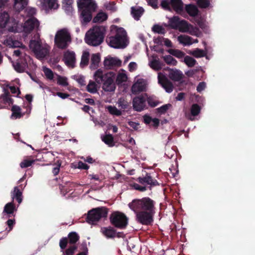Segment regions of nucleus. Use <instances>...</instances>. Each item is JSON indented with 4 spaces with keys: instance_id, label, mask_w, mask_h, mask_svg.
I'll use <instances>...</instances> for the list:
<instances>
[{
    "instance_id": "obj_61",
    "label": "nucleus",
    "mask_w": 255,
    "mask_h": 255,
    "mask_svg": "<svg viewBox=\"0 0 255 255\" xmlns=\"http://www.w3.org/2000/svg\"><path fill=\"white\" fill-rule=\"evenodd\" d=\"M206 88V83L204 82H201L199 83L197 87V91L198 92H201Z\"/></svg>"
},
{
    "instance_id": "obj_4",
    "label": "nucleus",
    "mask_w": 255,
    "mask_h": 255,
    "mask_svg": "<svg viewBox=\"0 0 255 255\" xmlns=\"http://www.w3.org/2000/svg\"><path fill=\"white\" fill-rule=\"evenodd\" d=\"M77 4L80 12L81 22H89L92 19V13L97 8L95 1L93 0H78Z\"/></svg>"
},
{
    "instance_id": "obj_51",
    "label": "nucleus",
    "mask_w": 255,
    "mask_h": 255,
    "mask_svg": "<svg viewBox=\"0 0 255 255\" xmlns=\"http://www.w3.org/2000/svg\"><path fill=\"white\" fill-rule=\"evenodd\" d=\"M3 85H4V87L5 88V89H6L7 90H8V88L9 89V90H10V92L12 94H16L17 96H18L19 95V94L20 93L19 90L17 88H16L14 86H10L8 84H2V85H1V86H3Z\"/></svg>"
},
{
    "instance_id": "obj_28",
    "label": "nucleus",
    "mask_w": 255,
    "mask_h": 255,
    "mask_svg": "<svg viewBox=\"0 0 255 255\" xmlns=\"http://www.w3.org/2000/svg\"><path fill=\"white\" fill-rule=\"evenodd\" d=\"M100 55L99 53L93 54L92 55L90 65L91 69H96L99 65L100 61Z\"/></svg>"
},
{
    "instance_id": "obj_1",
    "label": "nucleus",
    "mask_w": 255,
    "mask_h": 255,
    "mask_svg": "<svg viewBox=\"0 0 255 255\" xmlns=\"http://www.w3.org/2000/svg\"><path fill=\"white\" fill-rule=\"evenodd\" d=\"M112 34L107 39V42L114 48H124L128 44L127 33L123 27L113 25L111 26Z\"/></svg>"
},
{
    "instance_id": "obj_39",
    "label": "nucleus",
    "mask_w": 255,
    "mask_h": 255,
    "mask_svg": "<svg viewBox=\"0 0 255 255\" xmlns=\"http://www.w3.org/2000/svg\"><path fill=\"white\" fill-rule=\"evenodd\" d=\"M106 109L112 115L119 116L122 114L121 111L115 106H107L106 107Z\"/></svg>"
},
{
    "instance_id": "obj_8",
    "label": "nucleus",
    "mask_w": 255,
    "mask_h": 255,
    "mask_svg": "<svg viewBox=\"0 0 255 255\" xmlns=\"http://www.w3.org/2000/svg\"><path fill=\"white\" fill-rule=\"evenodd\" d=\"M107 216V211L105 208H97L89 211L87 221L89 224L94 225L102 218H105Z\"/></svg>"
},
{
    "instance_id": "obj_64",
    "label": "nucleus",
    "mask_w": 255,
    "mask_h": 255,
    "mask_svg": "<svg viewBox=\"0 0 255 255\" xmlns=\"http://www.w3.org/2000/svg\"><path fill=\"white\" fill-rule=\"evenodd\" d=\"M67 244V239H62L60 241V247L62 249H64L65 248L66 245Z\"/></svg>"
},
{
    "instance_id": "obj_3",
    "label": "nucleus",
    "mask_w": 255,
    "mask_h": 255,
    "mask_svg": "<svg viewBox=\"0 0 255 255\" xmlns=\"http://www.w3.org/2000/svg\"><path fill=\"white\" fill-rule=\"evenodd\" d=\"M30 49L38 59H43L49 55L50 47L45 43H42L39 34L35 35L34 38L30 41Z\"/></svg>"
},
{
    "instance_id": "obj_38",
    "label": "nucleus",
    "mask_w": 255,
    "mask_h": 255,
    "mask_svg": "<svg viewBox=\"0 0 255 255\" xmlns=\"http://www.w3.org/2000/svg\"><path fill=\"white\" fill-rule=\"evenodd\" d=\"M22 192L19 190L17 187L14 188L13 191L11 193V197L13 199L16 198L18 203H20L22 201Z\"/></svg>"
},
{
    "instance_id": "obj_58",
    "label": "nucleus",
    "mask_w": 255,
    "mask_h": 255,
    "mask_svg": "<svg viewBox=\"0 0 255 255\" xmlns=\"http://www.w3.org/2000/svg\"><path fill=\"white\" fill-rule=\"evenodd\" d=\"M156 40L160 41L161 43H163V44L167 47H171L172 46L171 41L168 39L164 38L163 37H159V38L156 39Z\"/></svg>"
},
{
    "instance_id": "obj_55",
    "label": "nucleus",
    "mask_w": 255,
    "mask_h": 255,
    "mask_svg": "<svg viewBox=\"0 0 255 255\" xmlns=\"http://www.w3.org/2000/svg\"><path fill=\"white\" fill-rule=\"evenodd\" d=\"M34 162V160L24 159L20 163V166L22 168H26L31 166Z\"/></svg>"
},
{
    "instance_id": "obj_12",
    "label": "nucleus",
    "mask_w": 255,
    "mask_h": 255,
    "mask_svg": "<svg viewBox=\"0 0 255 255\" xmlns=\"http://www.w3.org/2000/svg\"><path fill=\"white\" fill-rule=\"evenodd\" d=\"M112 223L116 227L120 229L125 228L128 224V219L123 213L115 212L111 217Z\"/></svg>"
},
{
    "instance_id": "obj_19",
    "label": "nucleus",
    "mask_w": 255,
    "mask_h": 255,
    "mask_svg": "<svg viewBox=\"0 0 255 255\" xmlns=\"http://www.w3.org/2000/svg\"><path fill=\"white\" fill-rule=\"evenodd\" d=\"M114 74L112 73L111 76H107V79L102 83L103 89L107 92H112L115 90L116 87L114 83Z\"/></svg>"
},
{
    "instance_id": "obj_6",
    "label": "nucleus",
    "mask_w": 255,
    "mask_h": 255,
    "mask_svg": "<svg viewBox=\"0 0 255 255\" xmlns=\"http://www.w3.org/2000/svg\"><path fill=\"white\" fill-rule=\"evenodd\" d=\"M54 41L57 47L64 49L68 47L71 42V35L67 29L58 30L55 34Z\"/></svg>"
},
{
    "instance_id": "obj_24",
    "label": "nucleus",
    "mask_w": 255,
    "mask_h": 255,
    "mask_svg": "<svg viewBox=\"0 0 255 255\" xmlns=\"http://www.w3.org/2000/svg\"><path fill=\"white\" fill-rule=\"evenodd\" d=\"M138 181L142 184H146L151 185H156L157 184L156 181L152 179L151 177L148 174H147L144 177H139Z\"/></svg>"
},
{
    "instance_id": "obj_27",
    "label": "nucleus",
    "mask_w": 255,
    "mask_h": 255,
    "mask_svg": "<svg viewBox=\"0 0 255 255\" xmlns=\"http://www.w3.org/2000/svg\"><path fill=\"white\" fill-rule=\"evenodd\" d=\"M143 12L144 9L141 7L135 6L131 7V14L136 20L139 19Z\"/></svg>"
},
{
    "instance_id": "obj_37",
    "label": "nucleus",
    "mask_w": 255,
    "mask_h": 255,
    "mask_svg": "<svg viewBox=\"0 0 255 255\" xmlns=\"http://www.w3.org/2000/svg\"><path fill=\"white\" fill-rule=\"evenodd\" d=\"M99 87L96 83L93 81H90L86 87L87 91L90 93H96L98 91Z\"/></svg>"
},
{
    "instance_id": "obj_17",
    "label": "nucleus",
    "mask_w": 255,
    "mask_h": 255,
    "mask_svg": "<svg viewBox=\"0 0 255 255\" xmlns=\"http://www.w3.org/2000/svg\"><path fill=\"white\" fill-rule=\"evenodd\" d=\"M64 60L67 66L70 68H74L76 62L75 52L67 50L64 54Z\"/></svg>"
},
{
    "instance_id": "obj_21",
    "label": "nucleus",
    "mask_w": 255,
    "mask_h": 255,
    "mask_svg": "<svg viewBox=\"0 0 255 255\" xmlns=\"http://www.w3.org/2000/svg\"><path fill=\"white\" fill-rule=\"evenodd\" d=\"M113 72H105L102 69L97 70L94 74V78L98 84L102 83L106 79L107 76H111Z\"/></svg>"
},
{
    "instance_id": "obj_32",
    "label": "nucleus",
    "mask_w": 255,
    "mask_h": 255,
    "mask_svg": "<svg viewBox=\"0 0 255 255\" xmlns=\"http://www.w3.org/2000/svg\"><path fill=\"white\" fill-rule=\"evenodd\" d=\"M192 38L189 36L181 35L179 36L177 39L180 43L184 45H189L192 44Z\"/></svg>"
},
{
    "instance_id": "obj_34",
    "label": "nucleus",
    "mask_w": 255,
    "mask_h": 255,
    "mask_svg": "<svg viewBox=\"0 0 255 255\" xmlns=\"http://www.w3.org/2000/svg\"><path fill=\"white\" fill-rule=\"evenodd\" d=\"M90 53L88 51H84L83 52L80 62L81 67H84L87 66L89 61Z\"/></svg>"
},
{
    "instance_id": "obj_31",
    "label": "nucleus",
    "mask_w": 255,
    "mask_h": 255,
    "mask_svg": "<svg viewBox=\"0 0 255 255\" xmlns=\"http://www.w3.org/2000/svg\"><path fill=\"white\" fill-rule=\"evenodd\" d=\"M11 111L12 113L10 117L11 119H19L22 116V114L21 113V109L19 106L16 105L13 106L12 107Z\"/></svg>"
},
{
    "instance_id": "obj_45",
    "label": "nucleus",
    "mask_w": 255,
    "mask_h": 255,
    "mask_svg": "<svg viewBox=\"0 0 255 255\" xmlns=\"http://www.w3.org/2000/svg\"><path fill=\"white\" fill-rule=\"evenodd\" d=\"M201 111V107L197 104H194L191 107V114L193 116L198 115Z\"/></svg>"
},
{
    "instance_id": "obj_50",
    "label": "nucleus",
    "mask_w": 255,
    "mask_h": 255,
    "mask_svg": "<svg viewBox=\"0 0 255 255\" xmlns=\"http://www.w3.org/2000/svg\"><path fill=\"white\" fill-rule=\"evenodd\" d=\"M69 242L70 244H75L78 240L79 236L75 232H72L69 234Z\"/></svg>"
},
{
    "instance_id": "obj_33",
    "label": "nucleus",
    "mask_w": 255,
    "mask_h": 255,
    "mask_svg": "<svg viewBox=\"0 0 255 255\" xmlns=\"http://www.w3.org/2000/svg\"><path fill=\"white\" fill-rule=\"evenodd\" d=\"M9 16L7 12H3L0 13V27H4L9 21Z\"/></svg>"
},
{
    "instance_id": "obj_30",
    "label": "nucleus",
    "mask_w": 255,
    "mask_h": 255,
    "mask_svg": "<svg viewBox=\"0 0 255 255\" xmlns=\"http://www.w3.org/2000/svg\"><path fill=\"white\" fill-rule=\"evenodd\" d=\"M101 232L108 238H113L116 236V232L111 227L102 228Z\"/></svg>"
},
{
    "instance_id": "obj_36",
    "label": "nucleus",
    "mask_w": 255,
    "mask_h": 255,
    "mask_svg": "<svg viewBox=\"0 0 255 255\" xmlns=\"http://www.w3.org/2000/svg\"><path fill=\"white\" fill-rule=\"evenodd\" d=\"M184 76L182 72L176 69V82H179L183 85H186L188 83V79H183Z\"/></svg>"
},
{
    "instance_id": "obj_14",
    "label": "nucleus",
    "mask_w": 255,
    "mask_h": 255,
    "mask_svg": "<svg viewBox=\"0 0 255 255\" xmlns=\"http://www.w3.org/2000/svg\"><path fill=\"white\" fill-rule=\"evenodd\" d=\"M147 95H142L135 97L132 101L133 109L138 112H140L146 108Z\"/></svg>"
},
{
    "instance_id": "obj_63",
    "label": "nucleus",
    "mask_w": 255,
    "mask_h": 255,
    "mask_svg": "<svg viewBox=\"0 0 255 255\" xmlns=\"http://www.w3.org/2000/svg\"><path fill=\"white\" fill-rule=\"evenodd\" d=\"M63 3L67 5V7L69 11H71L72 10V7L71 5L73 3V0H63Z\"/></svg>"
},
{
    "instance_id": "obj_48",
    "label": "nucleus",
    "mask_w": 255,
    "mask_h": 255,
    "mask_svg": "<svg viewBox=\"0 0 255 255\" xmlns=\"http://www.w3.org/2000/svg\"><path fill=\"white\" fill-rule=\"evenodd\" d=\"M146 101H147L149 105L152 107H156L159 103L156 98L153 97H150L148 98L147 97Z\"/></svg>"
},
{
    "instance_id": "obj_60",
    "label": "nucleus",
    "mask_w": 255,
    "mask_h": 255,
    "mask_svg": "<svg viewBox=\"0 0 255 255\" xmlns=\"http://www.w3.org/2000/svg\"><path fill=\"white\" fill-rule=\"evenodd\" d=\"M137 67V65L135 62H130L128 65V69L130 72L134 71Z\"/></svg>"
},
{
    "instance_id": "obj_41",
    "label": "nucleus",
    "mask_w": 255,
    "mask_h": 255,
    "mask_svg": "<svg viewBox=\"0 0 255 255\" xmlns=\"http://www.w3.org/2000/svg\"><path fill=\"white\" fill-rule=\"evenodd\" d=\"M183 61L189 67H193L196 63L195 59L188 55L184 57Z\"/></svg>"
},
{
    "instance_id": "obj_42",
    "label": "nucleus",
    "mask_w": 255,
    "mask_h": 255,
    "mask_svg": "<svg viewBox=\"0 0 255 255\" xmlns=\"http://www.w3.org/2000/svg\"><path fill=\"white\" fill-rule=\"evenodd\" d=\"M107 18V15L103 12H99L96 17H94L93 21L94 22H102Z\"/></svg>"
},
{
    "instance_id": "obj_49",
    "label": "nucleus",
    "mask_w": 255,
    "mask_h": 255,
    "mask_svg": "<svg viewBox=\"0 0 255 255\" xmlns=\"http://www.w3.org/2000/svg\"><path fill=\"white\" fill-rule=\"evenodd\" d=\"M191 54L196 58L203 57L206 55L205 52L203 50L198 48L194 50Z\"/></svg>"
},
{
    "instance_id": "obj_53",
    "label": "nucleus",
    "mask_w": 255,
    "mask_h": 255,
    "mask_svg": "<svg viewBox=\"0 0 255 255\" xmlns=\"http://www.w3.org/2000/svg\"><path fill=\"white\" fill-rule=\"evenodd\" d=\"M197 4L200 8H206L210 5L209 0H198Z\"/></svg>"
},
{
    "instance_id": "obj_35",
    "label": "nucleus",
    "mask_w": 255,
    "mask_h": 255,
    "mask_svg": "<svg viewBox=\"0 0 255 255\" xmlns=\"http://www.w3.org/2000/svg\"><path fill=\"white\" fill-rule=\"evenodd\" d=\"M128 80V76L125 70L120 71L117 77V82L118 84L125 82Z\"/></svg>"
},
{
    "instance_id": "obj_18",
    "label": "nucleus",
    "mask_w": 255,
    "mask_h": 255,
    "mask_svg": "<svg viewBox=\"0 0 255 255\" xmlns=\"http://www.w3.org/2000/svg\"><path fill=\"white\" fill-rule=\"evenodd\" d=\"M122 61L116 57H107L105 59L104 64L107 69H112L121 65Z\"/></svg>"
},
{
    "instance_id": "obj_7",
    "label": "nucleus",
    "mask_w": 255,
    "mask_h": 255,
    "mask_svg": "<svg viewBox=\"0 0 255 255\" xmlns=\"http://www.w3.org/2000/svg\"><path fill=\"white\" fill-rule=\"evenodd\" d=\"M198 12L199 10L194 4H186L184 7L182 0H176V13L183 16L188 14L190 16L194 17L197 15Z\"/></svg>"
},
{
    "instance_id": "obj_29",
    "label": "nucleus",
    "mask_w": 255,
    "mask_h": 255,
    "mask_svg": "<svg viewBox=\"0 0 255 255\" xmlns=\"http://www.w3.org/2000/svg\"><path fill=\"white\" fill-rule=\"evenodd\" d=\"M148 65L151 68L155 71L161 69L163 66L162 64L158 59L155 58L150 60Z\"/></svg>"
},
{
    "instance_id": "obj_9",
    "label": "nucleus",
    "mask_w": 255,
    "mask_h": 255,
    "mask_svg": "<svg viewBox=\"0 0 255 255\" xmlns=\"http://www.w3.org/2000/svg\"><path fill=\"white\" fill-rule=\"evenodd\" d=\"M3 43L10 47L19 48L13 52V56L15 57L22 56L26 54L25 51L27 50L25 46L20 42L13 40L11 37L6 38L3 41Z\"/></svg>"
},
{
    "instance_id": "obj_5",
    "label": "nucleus",
    "mask_w": 255,
    "mask_h": 255,
    "mask_svg": "<svg viewBox=\"0 0 255 255\" xmlns=\"http://www.w3.org/2000/svg\"><path fill=\"white\" fill-rule=\"evenodd\" d=\"M128 205L134 212L139 211H152L154 207L153 201L148 197L133 200Z\"/></svg>"
},
{
    "instance_id": "obj_54",
    "label": "nucleus",
    "mask_w": 255,
    "mask_h": 255,
    "mask_svg": "<svg viewBox=\"0 0 255 255\" xmlns=\"http://www.w3.org/2000/svg\"><path fill=\"white\" fill-rule=\"evenodd\" d=\"M171 107V105L169 104H168L157 108L156 110L159 113L163 114H164L168 109H169Z\"/></svg>"
},
{
    "instance_id": "obj_46",
    "label": "nucleus",
    "mask_w": 255,
    "mask_h": 255,
    "mask_svg": "<svg viewBox=\"0 0 255 255\" xmlns=\"http://www.w3.org/2000/svg\"><path fill=\"white\" fill-rule=\"evenodd\" d=\"M173 56L171 55H165L162 57V58L166 64L174 65L175 63V60Z\"/></svg>"
},
{
    "instance_id": "obj_13",
    "label": "nucleus",
    "mask_w": 255,
    "mask_h": 255,
    "mask_svg": "<svg viewBox=\"0 0 255 255\" xmlns=\"http://www.w3.org/2000/svg\"><path fill=\"white\" fill-rule=\"evenodd\" d=\"M39 25V22L36 19L33 17L30 18L24 22L22 32L27 35L33 30H38Z\"/></svg>"
},
{
    "instance_id": "obj_47",
    "label": "nucleus",
    "mask_w": 255,
    "mask_h": 255,
    "mask_svg": "<svg viewBox=\"0 0 255 255\" xmlns=\"http://www.w3.org/2000/svg\"><path fill=\"white\" fill-rule=\"evenodd\" d=\"M43 71L47 79L50 80H51L53 79V73L51 70L45 67H43Z\"/></svg>"
},
{
    "instance_id": "obj_20",
    "label": "nucleus",
    "mask_w": 255,
    "mask_h": 255,
    "mask_svg": "<svg viewBox=\"0 0 255 255\" xmlns=\"http://www.w3.org/2000/svg\"><path fill=\"white\" fill-rule=\"evenodd\" d=\"M146 87V82L142 79H138L133 84L131 87V92L133 94H136L144 91Z\"/></svg>"
},
{
    "instance_id": "obj_22",
    "label": "nucleus",
    "mask_w": 255,
    "mask_h": 255,
    "mask_svg": "<svg viewBox=\"0 0 255 255\" xmlns=\"http://www.w3.org/2000/svg\"><path fill=\"white\" fill-rule=\"evenodd\" d=\"M158 83L165 89L168 93H170L173 90L172 85L166 80L164 75L161 73L158 74Z\"/></svg>"
},
{
    "instance_id": "obj_56",
    "label": "nucleus",
    "mask_w": 255,
    "mask_h": 255,
    "mask_svg": "<svg viewBox=\"0 0 255 255\" xmlns=\"http://www.w3.org/2000/svg\"><path fill=\"white\" fill-rule=\"evenodd\" d=\"M76 250V247L73 246L63 252V255H73Z\"/></svg>"
},
{
    "instance_id": "obj_43",
    "label": "nucleus",
    "mask_w": 255,
    "mask_h": 255,
    "mask_svg": "<svg viewBox=\"0 0 255 255\" xmlns=\"http://www.w3.org/2000/svg\"><path fill=\"white\" fill-rule=\"evenodd\" d=\"M102 140L110 146L114 145L113 137L111 134L106 135L102 137Z\"/></svg>"
},
{
    "instance_id": "obj_23",
    "label": "nucleus",
    "mask_w": 255,
    "mask_h": 255,
    "mask_svg": "<svg viewBox=\"0 0 255 255\" xmlns=\"http://www.w3.org/2000/svg\"><path fill=\"white\" fill-rule=\"evenodd\" d=\"M161 5L164 9L174 11L175 10V0H162Z\"/></svg>"
},
{
    "instance_id": "obj_16",
    "label": "nucleus",
    "mask_w": 255,
    "mask_h": 255,
    "mask_svg": "<svg viewBox=\"0 0 255 255\" xmlns=\"http://www.w3.org/2000/svg\"><path fill=\"white\" fill-rule=\"evenodd\" d=\"M38 5L46 11L58 7L57 0H38Z\"/></svg>"
},
{
    "instance_id": "obj_44",
    "label": "nucleus",
    "mask_w": 255,
    "mask_h": 255,
    "mask_svg": "<svg viewBox=\"0 0 255 255\" xmlns=\"http://www.w3.org/2000/svg\"><path fill=\"white\" fill-rule=\"evenodd\" d=\"M15 209V207L12 202L6 204L4 208L3 213L7 214H11L13 213Z\"/></svg>"
},
{
    "instance_id": "obj_2",
    "label": "nucleus",
    "mask_w": 255,
    "mask_h": 255,
    "mask_svg": "<svg viewBox=\"0 0 255 255\" xmlns=\"http://www.w3.org/2000/svg\"><path fill=\"white\" fill-rule=\"evenodd\" d=\"M105 32V26H94L86 32L85 41L89 45L98 46L103 42Z\"/></svg>"
},
{
    "instance_id": "obj_26",
    "label": "nucleus",
    "mask_w": 255,
    "mask_h": 255,
    "mask_svg": "<svg viewBox=\"0 0 255 255\" xmlns=\"http://www.w3.org/2000/svg\"><path fill=\"white\" fill-rule=\"evenodd\" d=\"M28 3V0H14V8L18 11L23 9Z\"/></svg>"
},
{
    "instance_id": "obj_52",
    "label": "nucleus",
    "mask_w": 255,
    "mask_h": 255,
    "mask_svg": "<svg viewBox=\"0 0 255 255\" xmlns=\"http://www.w3.org/2000/svg\"><path fill=\"white\" fill-rule=\"evenodd\" d=\"M57 83L63 86H66L68 85L67 79L59 75H57Z\"/></svg>"
},
{
    "instance_id": "obj_25",
    "label": "nucleus",
    "mask_w": 255,
    "mask_h": 255,
    "mask_svg": "<svg viewBox=\"0 0 255 255\" xmlns=\"http://www.w3.org/2000/svg\"><path fill=\"white\" fill-rule=\"evenodd\" d=\"M1 87L3 89L4 93L0 97V98L2 99L4 104H8L9 105L11 104L12 103V99L9 95L8 90L5 89L4 85L2 86Z\"/></svg>"
},
{
    "instance_id": "obj_62",
    "label": "nucleus",
    "mask_w": 255,
    "mask_h": 255,
    "mask_svg": "<svg viewBox=\"0 0 255 255\" xmlns=\"http://www.w3.org/2000/svg\"><path fill=\"white\" fill-rule=\"evenodd\" d=\"M118 106L122 109H126L127 107V103L124 99H120L118 102Z\"/></svg>"
},
{
    "instance_id": "obj_10",
    "label": "nucleus",
    "mask_w": 255,
    "mask_h": 255,
    "mask_svg": "<svg viewBox=\"0 0 255 255\" xmlns=\"http://www.w3.org/2000/svg\"><path fill=\"white\" fill-rule=\"evenodd\" d=\"M20 59L13 63L14 70L19 73L26 72L28 65H30L32 60L31 58L26 54L22 56H19Z\"/></svg>"
},
{
    "instance_id": "obj_11",
    "label": "nucleus",
    "mask_w": 255,
    "mask_h": 255,
    "mask_svg": "<svg viewBox=\"0 0 255 255\" xmlns=\"http://www.w3.org/2000/svg\"><path fill=\"white\" fill-rule=\"evenodd\" d=\"M176 29L182 32H189L191 34L195 35H197L196 33L199 31L197 27H194L185 20H180L177 16H176Z\"/></svg>"
},
{
    "instance_id": "obj_15",
    "label": "nucleus",
    "mask_w": 255,
    "mask_h": 255,
    "mask_svg": "<svg viewBox=\"0 0 255 255\" xmlns=\"http://www.w3.org/2000/svg\"><path fill=\"white\" fill-rule=\"evenodd\" d=\"M152 212L139 211L135 212L136 220L142 224L147 225L150 223L152 221Z\"/></svg>"
},
{
    "instance_id": "obj_40",
    "label": "nucleus",
    "mask_w": 255,
    "mask_h": 255,
    "mask_svg": "<svg viewBox=\"0 0 255 255\" xmlns=\"http://www.w3.org/2000/svg\"><path fill=\"white\" fill-rule=\"evenodd\" d=\"M152 31L156 33L164 34L166 30L163 25L159 24H154L152 27Z\"/></svg>"
},
{
    "instance_id": "obj_57",
    "label": "nucleus",
    "mask_w": 255,
    "mask_h": 255,
    "mask_svg": "<svg viewBox=\"0 0 255 255\" xmlns=\"http://www.w3.org/2000/svg\"><path fill=\"white\" fill-rule=\"evenodd\" d=\"M165 27H169L171 28H175V17L173 16L172 18H170L169 20V22L168 24H165Z\"/></svg>"
},
{
    "instance_id": "obj_59",
    "label": "nucleus",
    "mask_w": 255,
    "mask_h": 255,
    "mask_svg": "<svg viewBox=\"0 0 255 255\" xmlns=\"http://www.w3.org/2000/svg\"><path fill=\"white\" fill-rule=\"evenodd\" d=\"M75 167L79 168V169H88L89 168V166L87 164H85V163H84L82 161H79L77 163Z\"/></svg>"
}]
</instances>
